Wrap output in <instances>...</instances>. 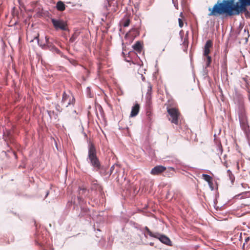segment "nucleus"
Here are the masks:
<instances>
[{
  "label": "nucleus",
  "mask_w": 250,
  "mask_h": 250,
  "mask_svg": "<svg viewBox=\"0 0 250 250\" xmlns=\"http://www.w3.org/2000/svg\"><path fill=\"white\" fill-rule=\"evenodd\" d=\"M235 0H217L212 7L208 8L209 16L219 17L221 15H237L234 7Z\"/></svg>",
  "instance_id": "nucleus-1"
},
{
  "label": "nucleus",
  "mask_w": 250,
  "mask_h": 250,
  "mask_svg": "<svg viewBox=\"0 0 250 250\" xmlns=\"http://www.w3.org/2000/svg\"><path fill=\"white\" fill-rule=\"evenodd\" d=\"M88 158L90 164L96 170L101 168V163L97 156L96 148L93 144H91L89 146Z\"/></svg>",
  "instance_id": "nucleus-2"
},
{
  "label": "nucleus",
  "mask_w": 250,
  "mask_h": 250,
  "mask_svg": "<svg viewBox=\"0 0 250 250\" xmlns=\"http://www.w3.org/2000/svg\"><path fill=\"white\" fill-rule=\"evenodd\" d=\"M62 105L65 107H68L69 105H74L75 103V99L70 91L68 93L63 92L62 95V100L61 102Z\"/></svg>",
  "instance_id": "nucleus-3"
},
{
  "label": "nucleus",
  "mask_w": 250,
  "mask_h": 250,
  "mask_svg": "<svg viewBox=\"0 0 250 250\" xmlns=\"http://www.w3.org/2000/svg\"><path fill=\"white\" fill-rule=\"evenodd\" d=\"M167 111L170 117L169 120L170 121L171 123L177 125L181 116L178 109L175 107L169 108L167 109Z\"/></svg>",
  "instance_id": "nucleus-4"
},
{
  "label": "nucleus",
  "mask_w": 250,
  "mask_h": 250,
  "mask_svg": "<svg viewBox=\"0 0 250 250\" xmlns=\"http://www.w3.org/2000/svg\"><path fill=\"white\" fill-rule=\"evenodd\" d=\"M248 6H250V0H239V2H237L236 4L234 2V7L235 9V13L238 15L240 12L246 11L249 13L247 9Z\"/></svg>",
  "instance_id": "nucleus-5"
},
{
  "label": "nucleus",
  "mask_w": 250,
  "mask_h": 250,
  "mask_svg": "<svg viewBox=\"0 0 250 250\" xmlns=\"http://www.w3.org/2000/svg\"><path fill=\"white\" fill-rule=\"evenodd\" d=\"M51 22L54 26V27L56 30L59 29L62 31L68 30V25L65 21L61 19H52Z\"/></svg>",
  "instance_id": "nucleus-6"
},
{
  "label": "nucleus",
  "mask_w": 250,
  "mask_h": 250,
  "mask_svg": "<svg viewBox=\"0 0 250 250\" xmlns=\"http://www.w3.org/2000/svg\"><path fill=\"white\" fill-rule=\"evenodd\" d=\"M96 170L99 171L102 175L106 176L108 174L110 175L114 170L116 173L119 172L121 171V169L119 165L114 164L111 167L109 172H106V168L102 166H101L100 169Z\"/></svg>",
  "instance_id": "nucleus-7"
},
{
  "label": "nucleus",
  "mask_w": 250,
  "mask_h": 250,
  "mask_svg": "<svg viewBox=\"0 0 250 250\" xmlns=\"http://www.w3.org/2000/svg\"><path fill=\"white\" fill-rule=\"evenodd\" d=\"M146 122L148 124H151L153 121V116L152 113V108L151 104L148 103L146 108Z\"/></svg>",
  "instance_id": "nucleus-8"
},
{
  "label": "nucleus",
  "mask_w": 250,
  "mask_h": 250,
  "mask_svg": "<svg viewBox=\"0 0 250 250\" xmlns=\"http://www.w3.org/2000/svg\"><path fill=\"white\" fill-rule=\"evenodd\" d=\"M239 121L242 129L244 131H247L249 126L248 125L247 117L245 114L242 113L239 115Z\"/></svg>",
  "instance_id": "nucleus-9"
},
{
  "label": "nucleus",
  "mask_w": 250,
  "mask_h": 250,
  "mask_svg": "<svg viewBox=\"0 0 250 250\" xmlns=\"http://www.w3.org/2000/svg\"><path fill=\"white\" fill-rule=\"evenodd\" d=\"M166 170L167 168L165 167L159 165L153 167L151 169L150 173L153 175H158L164 172Z\"/></svg>",
  "instance_id": "nucleus-10"
},
{
  "label": "nucleus",
  "mask_w": 250,
  "mask_h": 250,
  "mask_svg": "<svg viewBox=\"0 0 250 250\" xmlns=\"http://www.w3.org/2000/svg\"><path fill=\"white\" fill-rule=\"evenodd\" d=\"M213 47V42L211 40H208L204 48V56H208L210 52V49Z\"/></svg>",
  "instance_id": "nucleus-11"
},
{
  "label": "nucleus",
  "mask_w": 250,
  "mask_h": 250,
  "mask_svg": "<svg viewBox=\"0 0 250 250\" xmlns=\"http://www.w3.org/2000/svg\"><path fill=\"white\" fill-rule=\"evenodd\" d=\"M158 236V239L163 243L168 245L171 246V241L169 239L168 237L167 236L164 235H161L159 234H157Z\"/></svg>",
  "instance_id": "nucleus-12"
},
{
  "label": "nucleus",
  "mask_w": 250,
  "mask_h": 250,
  "mask_svg": "<svg viewBox=\"0 0 250 250\" xmlns=\"http://www.w3.org/2000/svg\"><path fill=\"white\" fill-rule=\"evenodd\" d=\"M140 105L138 104H136L132 108L130 117H133L136 116L139 113Z\"/></svg>",
  "instance_id": "nucleus-13"
},
{
  "label": "nucleus",
  "mask_w": 250,
  "mask_h": 250,
  "mask_svg": "<svg viewBox=\"0 0 250 250\" xmlns=\"http://www.w3.org/2000/svg\"><path fill=\"white\" fill-rule=\"evenodd\" d=\"M132 48L135 51H136L138 53H140L142 51L143 46L142 44L140 41H137L136 43L132 46Z\"/></svg>",
  "instance_id": "nucleus-14"
},
{
  "label": "nucleus",
  "mask_w": 250,
  "mask_h": 250,
  "mask_svg": "<svg viewBox=\"0 0 250 250\" xmlns=\"http://www.w3.org/2000/svg\"><path fill=\"white\" fill-rule=\"evenodd\" d=\"M144 229L145 230V232H144V235L146 237H147L146 234L149 235L150 236L154 238H158V236L157 234H153L150 230L149 229V228L147 227H145L144 228Z\"/></svg>",
  "instance_id": "nucleus-15"
},
{
  "label": "nucleus",
  "mask_w": 250,
  "mask_h": 250,
  "mask_svg": "<svg viewBox=\"0 0 250 250\" xmlns=\"http://www.w3.org/2000/svg\"><path fill=\"white\" fill-rule=\"evenodd\" d=\"M174 172V168L169 167L165 171V176L170 177L173 175Z\"/></svg>",
  "instance_id": "nucleus-16"
},
{
  "label": "nucleus",
  "mask_w": 250,
  "mask_h": 250,
  "mask_svg": "<svg viewBox=\"0 0 250 250\" xmlns=\"http://www.w3.org/2000/svg\"><path fill=\"white\" fill-rule=\"evenodd\" d=\"M56 8L58 10L60 11H63L65 9V5L62 1H59L57 3Z\"/></svg>",
  "instance_id": "nucleus-17"
},
{
  "label": "nucleus",
  "mask_w": 250,
  "mask_h": 250,
  "mask_svg": "<svg viewBox=\"0 0 250 250\" xmlns=\"http://www.w3.org/2000/svg\"><path fill=\"white\" fill-rule=\"evenodd\" d=\"M130 22V19L128 17H125L120 22V24L124 27H127L129 26Z\"/></svg>",
  "instance_id": "nucleus-18"
},
{
  "label": "nucleus",
  "mask_w": 250,
  "mask_h": 250,
  "mask_svg": "<svg viewBox=\"0 0 250 250\" xmlns=\"http://www.w3.org/2000/svg\"><path fill=\"white\" fill-rule=\"evenodd\" d=\"M91 190H102L101 186L98 184L97 181H94L92 182L91 184Z\"/></svg>",
  "instance_id": "nucleus-19"
},
{
  "label": "nucleus",
  "mask_w": 250,
  "mask_h": 250,
  "mask_svg": "<svg viewBox=\"0 0 250 250\" xmlns=\"http://www.w3.org/2000/svg\"><path fill=\"white\" fill-rule=\"evenodd\" d=\"M86 191V188L84 187H79L78 199H82L83 195Z\"/></svg>",
  "instance_id": "nucleus-20"
},
{
  "label": "nucleus",
  "mask_w": 250,
  "mask_h": 250,
  "mask_svg": "<svg viewBox=\"0 0 250 250\" xmlns=\"http://www.w3.org/2000/svg\"><path fill=\"white\" fill-rule=\"evenodd\" d=\"M202 177L203 179L208 183H210V181L212 180V178L208 174H203L202 175Z\"/></svg>",
  "instance_id": "nucleus-21"
},
{
  "label": "nucleus",
  "mask_w": 250,
  "mask_h": 250,
  "mask_svg": "<svg viewBox=\"0 0 250 250\" xmlns=\"http://www.w3.org/2000/svg\"><path fill=\"white\" fill-rule=\"evenodd\" d=\"M227 173L229 175V178L230 180L231 181L232 183H233L234 180H235V177L234 175L232 173L231 171L230 170H228L227 171Z\"/></svg>",
  "instance_id": "nucleus-22"
},
{
  "label": "nucleus",
  "mask_w": 250,
  "mask_h": 250,
  "mask_svg": "<svg viewBox=\"0 0 250 250\" xmlns=\"http://www.w3.org/2000/svg\"><path fill=\"white\" fill-rule=\"evenodd\" d=\"M48 113L51 118H53L56 119L58 117V115L54 111H48Z\"/></svg>",
  "instance_id": "nucleus-23"
},
{
  "label": "nucleus",
  "mask_w": 250,
  "mask_h": 250,
  "mask_svg": "<svg viewBox=\"0 0 250 250\" xmlns=\"http://www.w3.org/2000/svg\"><path fill=\"white\" fill-rule=\"evenodd\" d=\"M205 56L206 57V65L207 67H208L211 62V58L208 55Z\"/></svg>",
  "instance_id": "nucleus-24"
},
{
  "label": "nucleus",
  "mask_w": 250,
  "mask_h": 250,
  "mask_svg": "<svg viewBox=\"0 0 250 250\" xmlns=\"http://www.w3.org/2000/svg\"><path fill=\"white\" fill-rule=\"evenodd\" d=\"M178 22H179V25L180 26V27L182 28L183 27V25H184V23H183V21L182 20V19H178Z\"/></svg>",
  "instance_id": "nucleus-25"
},
{
  "label": "nucleus",
  "mask_w": 250,
  "mask_h": 250,
  "mask_svg": "<svg viewBox=\"0 0 250 250\" xmlns=\"http://www.w3.org/2000/svg\"><path fill=\"white\" fill-rule=\"evenodd\" d=\"M208 185H209L210 189L211 190H213L214 187H213V184L212 180L211 181H210V183H208Z\"/></svg>",
  "instance_id": "nucleus-26"
},
{
  "label": "nucleus",
  "mask_w": 250,
  "mask_h": 250,
  "mask_svg": "<svg viewBox=\"0 0 250 250\" xmlns=\"http://www.w3.org/2000/svg\"><path fill=\"white\" fill-rule=\"evenodd\" d=\"M152 90V86L150 84H149L147 89V94H150Z\"/></svg>",
  "instance_id": "nucleus-27"
},
{
  "label": "nucleus",
  "mask_w": 250,
  "mask_h": 250,
  "mask_svg": "<svg viewBox=\"0 0 250 250\" xmlns=\"http://www.w3.org/2000/svg\"><path fill=\"white\" fill-rule=\"evenodd\" d=\"M56 110L59 111V112H62V108L60 107V106L59 105H57L56 106Z\"/></svg>",
  "instance_id": "nucleus-28"
},
{
  "label": "nucleus",
  "mask_w": 250,
  "mask_h": 250,
  "mask_svg": "<svg viewBox=\"0 0 250 250\" xmlns=\"http://www.w3.org/2000/svg\"><path fill=\"white\" fill-rule=\"evenodd\" d=\"M250 240V237L249 236H246L245 238V243H244V245H245V243H247Z\"/></svg>",
  "instance_id": "nucleus-29"
},
{
  "label": "nucleus",
  "mask_w": 250,
  "mask_h": 250,
  "mask_svg": "<svg viewBox=\"0 0 250 250\" xmlns=\"http://www.w3.org/2000/svg\"><path fill=\"white\" fill-rule=\"evenodd\" d=\"M45 39L46 43L47 44H49V38L48 36H46L45 37Z\"/></svg>",
  "instance_id": "nucleus-30"
},
{
  "label": "nucleus",
  "mask_w": 250,
  "mask_h": 250,
  "mask_svg": "<svg viewBox=\"0 0 250 250\" xmlns=\"http://www.w3.org/2000/svg\"><path fill=\"white\" fill-rule=\"evenodd\" d=\"M70 62L73 64H76L77 63H76V61L74 60H72V61H70Z\"/></svg>",
  "instance_id": "nucleus-31"
},
{
  "label": "nucleus",
  "mask_w": 250,
  "mask_h": 250,
  "mask_svg": "<svg viewBox=\"0 0 250 250\" xmlns=\"http://www.w3.org/2000/svg\"><path fill=\"white\" fill-rule=\"evenodd\" d=\"M107 3H108V6L110 7L111 6V4L110 0H107Z\"/></svg>",
  "instance_id": "nucleus-32"
},
{
  "label": "nucleus",
  "mask_w": 250,
  "mask_h": 250,
  "mask_svg": "<svg viewBox=\"0 0 250 250\" xmlns=\"http://www.w3.org/2000/svg\"><path fill=\"white\" fill-rule=\"evenodd\" d=\"M245 13H246V15L247 16H249V17H250V13L249 12V13H248V12L246 11V12H245Z\"/></svg>",
  "instance_id": "nucleus-33"
},
{
  "label": "nucleus",
  "mask_w": 250,
  "mask_h": 250,
  "mask_svg": "<svg viewBox=\"0 0 250 250\" xmlns=\"http://www.w3.org/2000/svg\"><path fill=\"white\" fill-rule=\"evenodd\" d=\"M180 16L183 18L184 17V16H183V14L182 12H181L180 14Z\"/></svg>",
  "instance_id": "nucleus-34"
},
{
  "label": "nucleus",
  "mask_w": 250,
  "mask_h": 250,
  "mask_svg": "<svg viewBox=\"0 0 250 250\" xmlns=\"http://www.w3.org/2000/svg\"><path fill=\"white\" fill-rule=\"evenodd\" d=\"M39 36V34H38L37 36L36 37H35L34 39H38Z\"/></svg>",
  "instance_id": "nucleus-35"
}]
</instances>
